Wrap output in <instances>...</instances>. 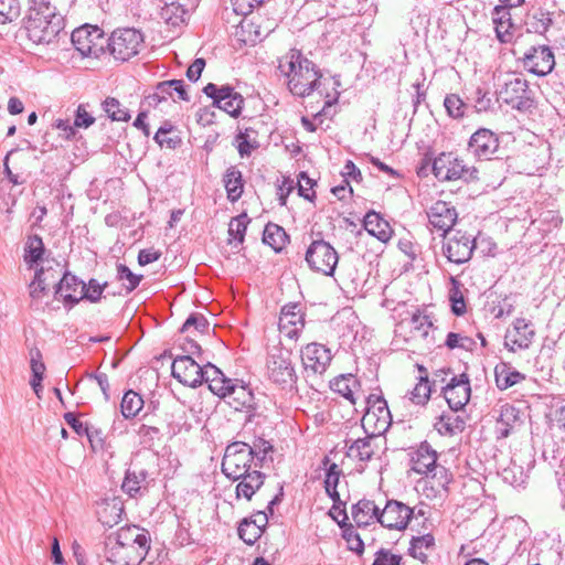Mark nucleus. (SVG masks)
Instances as JSON below:
<instances>
[{
	"label": "nucleus",
	"instance_id": "obj_53",
	"mask_svg": "<svg viewBox=\"0 0 565 565\" xmlns=\"http://www.w3.org/2000/svg\"><path fill=\"white\" fill-rule=\"evenodd\" d=\"M95 117L87 111L85 105L81 104L77 106L74 118L76 129H87L95 124Z\"/></svg>",
	"mask_w": 565,
	"mask_h": 565
},
{
	"label": "nucleus",
	"instance_id": "obj_41",
	"mask_svg": "<svg viewBox=\"0 0 565 565\" xmlns=\"http://www.w3.org/2000/svg\"><path fill=\"white\" fill-rule=\"evenodd\" d=\"M147 472L143 469H128L121 489L130 497H135L146 482Z\"/></svg>",
	"mask_w": 565,
	"mask_h": 565
},
{
	"label": "nucleus",
	"instance_id": "obj_16",
	"mask_svg": "<svg viewBox=\"0 0 565 565\" xmlns=\"http://www.w3.org/2000/svg\"><path fill=\"white\" fill-rule=\"evenodd\" d=\"M103 39V32L97 26L83 25L72 32L71 40L74 47L83 56H97L102 50L99 41Z\"/></svg>",
	"mask_w": 565,
	"mask_h": 565
},
{
	"label": "nucleus",
	"instance_id": "obj_54",
	"mask_svg": "<svg viewBox=\"0 0 565 565\" xmlns=\"http://www.w3.org/2000/svg\"><path fill=\"white\" fill-rule=\"evenodd\" d=\"M117 276L119 280L127 281L125 285L128 291H132L140 282V276L135 275L126 265L119 264L117 266Z\"/></svg>",
	"mask_w": 565,
	"mask_h": 565
},
{
	"label": "nucleus",
	"instance_id": "obj_40",
	"mask_svg": "<svg viewBox=\"0 0 565 565\" xmlns=\"http://www.w3.org/2000/svg\"><path fill=\"white\" fill-rule=\"evenodd\" d=\"M287 239L288 235L282 227L271 223L266 225L263 234V242L269 245L275 252H280Z\"/></svg>",
	"mask_w": 565,
	"mask_h": 565
},
{
	"label": "nucleus",
	"instance_id": "obj_55",
	"mask_svg": "<svg viewBox=\"0 0 565 565\" xmlns=\"http://www.w3.org/2000/svg\"><path fill=\"white\" fill-rule=\"evenodd\" d=\"M316 182L310 179L306 172H301L299 174L298 179V193L300 196L305 198L306 200L312 201L316 193L313 191V185Z\"/></svg>",
	"mask_w": 565,
	"mask_h": 565
},
{
	"label": "nucleus",
	"instance_id": "obj_20",
	"mask_svg": "<svg viewBox=\"0 0 565 565\" xmlns=\"http://www.w3.org/2000/svg\"><path fill=\"white\" fill-rule=\"evenodd\" d=\"M426 213L431 227L443 232V235H446L451 231L458 218V213L455 206L445 201H437L433 203Z\"/></svg>",
	"mask_w": 565,
	"mask_h": 565
},
{
	"label": "nucleus",
	"instance_id": "obj_6",
	"mask_svg": "<svg viewBox=\"0 0 565 565\" xmlns=\"http://www.w3.org/2000/svg\"><path fill=\"white\" fill-rule=\"evenodd\" d=\"M232 4L233 12L238 15L247 17L254 10V8L260 6L264 0H230ZM239 28L243 33H247V36L243 39L245 43L247 42H257L265 39L275 28L274 21H268L266 25H262L257 23L256 17H252L250 19L244 18L239 22Z\"/></svg>",
	"mask_w": 565,
	"mask_h": 565
},
{
	"label": "nucleus",
	"instance_id": "obj_7",
	"mask_svg": "<svg viewBox=\"0 0 565 565\" xmlns=\"http://www.w3.org/2000/svg\"><path fill=\"white\" fill-rule=\"evenodd\" d=\"M291 358V351L281 347H273L268 352L266 364L268 377L282 387H291L297 381Z\"/></svg>",
	"mask_w": 565,
	"mask_h": 565
},
{
	"label": "nucleus",
	"instance_id": "obj_52",
	"mask_svg": "<svg viewBox=\"0 0 565 565\" xmlns=\"http://www.w3.org/2000/svg\"><path fill=\"white\" fill-rule=\"evenodd\" d=\"M249 449L252 450V460L256 459L262 467L267 458V455L273 451V446L269 441L265 439H257L249 445Z\"/></svg>",
	"mask_w": 565,
	"mask_h": 565
},
{
	"label": "nucleus",
	"instance_id": "obj_64",
	"mask_svg": "<svg viewBox=\"0 0 565 565\" xmlns=\"http://www.w3.org/2000/svg\"><path fill=\"white\" fill-rule=\"evenodd\" d=\"M172 85H174V84L172 83ZM170 86H171V84H158L156 86L154 93H152L146 97V102L148 103V105L152 106V107H157L162 102H167L166 94L168 93L167 89H169Z\"/></svg>",
	"mask_w": 565,
	"mask_h": 565
},
{
	"label": "nucleus",
	"instance_id": "obj_31",
	"mask_svg": "<svg viewBox=\"0 0 565 565\" xmlns=\"http://www.w3.org/2000/svg\"><path fill=\"white\" fill-rule=\"evenodd\" d=\"M521 420L520 409L514 405L505 403L500 407V414L497 419V430L499 437L507 438L511 429Z\"/></svg>",
	"mask_w": 565,
	"mask_h": 565
},
{
	"label": "nucleus",
	"instance_id": "obj_56",
	"mask_svg": "<svg viewBox=\"0 0 565 565\" xmlns=\"http://www.w3.org/2000/svg\"><path fill=\"white\" fill-rule=\"evenodd\" d=\"M52 127L60 131L58 136L65 140H71L76 135V127L70 119L57 118L53 121Z\"/></svg>",
	"mask_w": 565,
	"mask_h": 565
},
{
	"label": "nucleus",
	"instance_id": "obj_63",
	"mask_svg": "<svg viewBox=\"0 0 565 565\" xmlns=\"http://www.w3.org/2000/svg\"><path fill=\"white\" fill-rule=\"evenodd\" d=\"M65 422L78 434H85L90 443L93 441V433L79 419L76 418L74 413H66L64 415Z\"/></svg>",
	"mask_w": 565,
	"mask_h": 565
},
{
	"label": "nucleus",
	"instance_id": "obj_49",
	"mask_svg": "<svg viewBox=\"0 0 565 565\" xmlns=\"http://www.w3.org/2000/svg\"><path fill=\"white\" fill-rule=\"evenodd\" d=\"M19 15V0H0V24L12 22Z\"/></svg>",
	"mask_w": 565,
	"mask_h": 565
},
{
	"label": "nucleus",
	"instance_id": "obj_28",
	"mask_svg": "<svg viewBox=\"0 0 565 565\" xmlns=\"http://www.w3.org/2000/svg\"><path fill=\"white\" fill-rule=\"evenodd\" d=\"M525 380V375L516 371L510 363L500 362L494 366V381L500 391H505Z\"/></svg>",
	"mask_w": 565,
	"mask_h": 565
},
{
	"label": "nucleus",
	"instance_id": "obj_48",
	"mask_svg": "<svg viewBox=\"0 0 565 565\" xmlns=\"http://www.w3.org/2000/svg\"><path fill=\"white\" fill-rule=\"evenodd\" d=\"M430 385L427 377H420L419 382L409 392V399L416 405H424L430 397Z\"/></svg>",
	"mask_w": 565,
	"mask_h": 565
},
{
	"label": "nucleus",
	"instance_id": "obj_61",
	"mask_svg": "<svg viewBox=\"0 0 565 565\" xmlns=\"http://www.w3.org/2000/svg\"><path fill=\"white\" fill-rule=\"evenodd\" d=\"M104 286L98 284L95 279L89 280L88 285H85L83 291V299H87L92 302H97L102 298Z\"/></svg>",
	"mask_w": 565,
	"mask_h": 565
},
{
	"label": "nucleus",
	"instance_id": "obj_2",
	"mask_svg": "<svg viewBox=\"0 0 565 565\" xmlns=\"http://www.w3.org/2000/svg\"><path fill=\"white\" fill-rule=\"evenodd\" d=\"M145 530L132 525L121 527L106 543V558L116 565H139L149 550Z\"/></svg>",
	"mask_w": 565,
	"mask_h": 565
},
{
	"label": "nucleus",
	"instance_id": "obj_33",
	"mask_svg": "<svg viewBox=\"0 0 565 565\" xmlns=\"http://www.w3.org/2000/svg\"><path fill=\"white\" fill-rule=\"evenodd\" d=\"M492 20L495 24L498 39L501 42H509L512 38L510 30L513 28L510 7L497 6L493 10Z\"/></svg>",
	"mask_w": 565,
	"mask_h": 565
},
{
	"label": "nucleus",
	"instance_id": "obj_46",
	"mask_svg": "<svg viewBox=\"0 0 565 565\" xmlns=\"http://www.w3.org/2000/svg\"><path fill=\"white\" fill-rule=\"evenodd\" d=\"M334 520L338 521L339 525L343 530L342 536L347 541L349 550L361 555L364 551V543L361 540L359 533H356L354 530L353 525L342 524V522H340L337 516H334Z\"/></svg>",
	"mask_w": 565,
	"mask_h": 565
},
{
	"label": "nucleus",
	"instance_id": "obj_47",
	"mask_svg": "<svg viewBox=\"0 0 565 565\" xmlns=\"http://www.w3.org/2000/svg\"><path fill=\"white\" fill-rule=\"evenodd\" d=\"M341 472L342 471L337 463H331L329 466V468L327 469L324 488H326V492L329 494V497L333 501L339 500V493L337 491V487L339 483Z\"/></svg>",
	"mask_w": 565,
	"mask_h": 565
},
{
	"label": "nucleus",
	"instance_id": "obj_29",
	"mask_svg": "<svg viewBox=\"0 0 565 565\" xmlns=\"http://www.w3.org/2000/svg\"><path fill=\"white\" fill-rule=\"evenodd\" d=\"M296 307H284L279 318V328L288 338H297L305 327L302 315L295 312Z\"/></svg>",
	"mask_w": 565,
	"mask_h": 565
},
{
	"label": "nucleus",
	"instance_id": "obj_60",
	"mask_svg": "<svg viewBox=\"0 0 565 565\" xmlns=\"http://www.w3.org/2000/svg\"><path fill=\"white\" fill-rule=\"evenodd\" d=\"M402 557L393 554L387 550H380L375 554V559L372 565H401Z\"/></svg>",
	"mask_w": 565,
	"mask_h": 565
},
{
	"label": "nucleus",
	"instance_id": "obj_32",
	"mask_svg": "<svg viewBox=\"0 0 565 565\" xmlns=\"http://www.w3.org/2000/svg\"><path fill=\"white\" fill-rule=\"evenodd\" d=\"M99 521L106 526H114L121 521L124 513L122 503L114 498L105 500L97 511Z\"/></svg>",
	"mask_w": 565,
	"mask_h": 565
},
{
	"label": "nucleus",
	"instance_id": "obj_12",
	"mask_svg": "<svg viewBox=\"0 0 565 565\" xmlns=\"http://www.w3.org/2000/svg\"><path fill=\"white\" fill-rule=\"evenodd\" d=\"M444 236L443 254L455 264L467 263L476 248V239L472 235L460 230L450 231Z\"/></svg>",
	"mask_w": 565,
	"mask_h": 565
},
{
	"label": "nucleus",
	"instance_id": "obj_1",
	"mask_svg": "<svg viewBox=\"0 0 565 565\" xmlns=\"http://www.w3.org/2000/svg\"><path fill=\"white\" fill-rule=\"evenodd\" d=\"M278 70L287 78V87L294 96L303 98L317 92L327 98L324 106H331L338 100L337 90L333 94L326 92V86L331 81L324 78L318 66L300 51L290 50L281 56L278 60Z\"/></svg>",
	"mask_w": 565,
	"mask_h": 565
},
{
	"label": "nucleus",
	"instance_id": "obj_26",
	"mask_svg": "<svg viewBox=\"0 0 565 565\" xmlns=\"http://www.w3.org/2000/svg\"><path fill=\"white\" fill-rule=\"evenodd\" d=\"M380 435H374V433H371V435L366 436L365 438H359L354 440L348 448V457L352 459L360 460L362 462L369 461L374 452L375 449L379 448L377 441H380Z\"/></svg>",
	"mask_w": 565,
	"mask_h": 565
},
{
	"label": "nucleus",
	"instance_id": "obj_34",
	"mask_svg": "<svg viewBox=\"0 0 565 565\" xmlns=\"http://www.w3.org/2000/svg\"><path fill=\"white\" fill-rule=\"evenodd\" d=\"M224 188L230 201H237L244 190L242 172L236 167H230L223 177Z\"/></svg>",
	"mask_w": 565,
	"mask_h": 565
},
{
	"label": "nucleus",
	"instance_id": "obj_39",
	"mask_svg": "<svg viewBox=\"0 0 565 565\" xmlns=\"http://www.w3.org/2000/svg\"><path fill=\"white\" fill-rule=\"evenodd\" d=\"M185 15L186 10L177 2H166L160 9V18L173 28L181 25L185 21Z\"/></svg>",
	"mask_w": 565,
	"mask_h": 565
},
{
	"label": "nucleus",
	"instance_id": "obj_22",
	"mask_svg": "<svg viewBox=\"0 0 565 565\" xmlns=\"http://www.w3.org/2000/svg\"><path fill=\"white\" fill-rule=\"evenodd\" d=\"M535 337L532 324L523 318L513 322L512 329L507 331L504 345L511 352L529 349Z\"/></svg>",
	"mask_w": 565,
	"mask_h": 565
},
{
	"label": "nucleus",
	"instance_id": "obj_44",
	"mask_svg": "<svg viewBox=\"0 0 565 565\" xmlns=\"http://www.w3.org/2000/svg\"><path fill=\"white\" fill-rule=\"evenodd\" d=\"M142 397L138 393L129 391L121 399V414L125 418H132L142 409Z\"/></svg>",
	"mask_w": 565,
	"mask_h": 565
},
{
	"label": "nucleus",
	"instance_id": "obj_11",
	"mask_svg": "<svg viewBox=\"0 0 565 565\" xmlns=\"http://www.w3.org/2000/svg\"><path fill=\"white\" fill-rule=\"evenodd\" d=\"M142 43V34L135 29L127 28L111 33L108 47L116 60L125 62L139 53Z\"/></svg>",
	"mask_w": 565,
	"mask_h": 565
},
{
	"label": "nucleus",
	"instance_id": "obj_37",
	"mask_svg": "<svg viewBox=\"0 0 565 565\" xmlns=\"http://www.w3.org/2000/svg\"><path fill=\"white\" fill-rule=\"evenodd\" d=\"M248 223L249 218L245 213L239 214L236 217H233L228 223L227 243L233 245L234 247H238L241 244H243Z\"/></svg>",
	"mask_w": 565,
	"mask_h": 565
},
{
	"label": "nucleus",
	"instance_id": "obj_15",
	"mask_svg": "<svg viewBox=\"0 0 565 565\" xmlns=\"http://www.w3.org/2000/svg\"><path fill=\"white\" fill-rule=\"evenodd\" d=\"M413 510L398 501H388L384 509L380 510L377 522L390 530H404L412 519Z\"/></svg>",
	"mask_w": 565,
	"mask_h": 565
},
{
	"label": "nucleus",
	"instance_id": "obj_51",
	"mask_svg": "<svg viewBox=\"0 0 565 565\" xmlns=\"http://www.w3.org/2000/svg\"><path fill=\"white\" fill-rule=\"evenodd\" d=\"M262 530L249 523V520L244 519L238 526L239 537L248 545H253L262 536Z\"/></svg>",
	"mask_w": 565,
	"mask_h": 565
},
{
	"label": "nucleus",
	"instance_id": "obj_45",
	"mask_svg": "<svg viewBox=\"0 0 565 565\" xmlns=\"http://www.w3.org/2000/svg\"><path fill=\"white\" fill-rule=\"evenodd\" d=\"M102 107L113 121H128L130 119L128 109L121 107L119 100L114 97H107Z\"/></svg>",
	"mask_w": 565,
	"mask_h": 565
},
{
	"label": "nucleus",
	"instance_id": "obj_35",
	"mask_svg": "<svg viewBox=\"0 0 565 565\" xmlns=\"http://www.w3.org/2000/svg\"><path fill=\"white\" fill-rule=\"evenodd\" d=\"M264 478L265 476L257 470L246 472L243 477H241V481L236 487L237 497H244L249 500L255 491L263 486Z\"/></svg>",
	"mask_w": 565,
	"mask_h": 565
},
{
	"label": "nucleus",
	"instance_id": "obj_36",
	"mask_svg": "<svg viewBox=\"0 0 565 565\" xmlns=\"http://www.w3.org/2000/svg\"><path fill=\"white\" fill-rule=\"evenodd\" d=\"M458 411L443 414L436 423V428L440 434L455 435L465 429V419L457 414Z\"/></svg>",
	"mask_w": 565,
	"mask_h": 565
},
{
	"label": "nucleus",
	"instance_id": "obj_27",
	"mask_svg": "<svg viewBox=\"0 0 565 565\" xmlns=\"http://www.w3.org/2000/svg\"><path fill=\"white\" fill-rule=\"evenodd\" d=\"M352 518L359 527H364L377 522L380 508L371 500H360L352 507Z\"/></svg>",
	"mask_w": 565,
	"mask_h": 565
},
{
	"label": "nucleus",
	"instance_id": "obj_14",
	"mask_svg": "<svg viewBox=\"0 0 565 565\" xmlns=\"http://www.w3.org/2000/svg\"><path fill=\"white\" fill-rule=\"evenodd\" d=\"M367 407L362 417V426L372 429L374 435H382L391 425V413L387 403L382 397H367Z\"/></svg>",
	"mask_w": 565,
	"mask_h": 565
},
{
	"label": "nucleus",
	"instance_id": "obj_25",
	"mask_svg": "<svg viewBox=\"0 0 565 565\" xmlns=\"http://www.w3.org/2000/svg\"><path fill=\"white\" fill-rule=\"evenodd\" d=\"M85 284L71 274H64L56 285L55 295L73 307L83 299Z\"/></svg>",
	"mask_w": 565,
	"mask_h": 565
},
{
	"label": "nucleus",
	"instance_id": "obj_5",
	"mask_svg": "<svg viewBox=\"0 0 565 565\" xmlns=\"http://www.w3.org/2000/svg\"><path fill=\"white\" fill-rule=\"evenodd\" d=\"M527 81L522 75L507 74L497 90L498 100L513 109L525 113L533 108L534 99Z\"/></svg>",
	"mask_w": 565,
	"mask_h": 565
},
{
	"label": "nucleus",
	"instance_id": "obj_62",
	"mask_svg": "<svg viewBox=\"0 0 565 565\" xmlns=\"http://www.w3.org/2000/svg\"><path fill=\"white\" fill-rule=\"evenodd\" d=\"M472 344V340L468 337H461L458 333L449 332L446 339V345L448 349L454 350L456 348L469 349Z\"/></svg>",
	"mask_w": 565,
	"mask_h": 565
},
{
	"label": "nucleus",
	"instance_id": "obj_43",
	"mask_svg": "<svg viewBox=\"0 0 565 565\" xmlns=\"http://www.w3.org/2000/svg\"><path fill=\"white\" fill-rule=\"evenodd\" d=\"M24 252V262L32 268L43 256L44 244L42 238L38 235L29 237Z\"/></svg>",
	"mask_w": 565,
	"mask_h": 565
},
{
	"label": "nucleus",
	"instance_id": "obj_24",
	"mask_svg": "<svg viewBox=\"0 0 565 565\" xmlns=\"http://www.w3.org/2000/svg\"><path fill=\"white\" fill-rule=\"evenodd\" d=\"M305 367L323 373L332 360L331 352L320 343H309L301 351Z\"/></svg>",
	"mask_w": 565,
	"mask_h": 565
},
{
	"label": "nucleus",
	"instance_id": "obj_9",
	"mask_svg": "<svg viewBox=\"0 0 565 565\" xmlns=\"http://www.w3.org/2000/svg\"><path fill=\"white\" fill-rule=\"evenodd\" d=\"M252 450L246 443L236 441L228 445L222 460V472L233 480H238L249 471Z\"/></svg>",
	"mask_w": 565,
	"mask_h": 565
},
{
	"label": "nucleus",
	"instance_id": "obj_17",
	"mask_svg": "<svg viewBox=\"0 0 565 565\" xmlns=\"http://www.w3.org/2000/svg\"><path fill=\"white\" fill-rule=\"evenodd\" d=\"M171 371L173 377L183 385L196 387L203 382V369L189 355L175 358Z\"/></svg>",
	"mask_w": 565,
	"mask_h": 565
},
{
	"label": "nucleus",
	"instance_id": "obj_13",
	"mask_svg": "<svg viewBox=\"0 0 565 565\" xmlns=\"http://www.w3.org/2000/svg\"><path fill=\"white\" fill-rule=\"evenodd\" d=\"M308 266L326 276H332L337 267L339 256L337 250L326 241H313L306 252Z\"/></svg>",
	"mask_w": 565,
	"mask_h": 565
},
{
	"label": "nucleus",
	"instance_id": "obj_10",
	"mask_svg": "<svg viewBox=\"0 0 565 565\" xmlns=\"http://www.w3.org/2000/svg\"><path fill=\"white\" fill-rule=\"evenodd\" d=\"M411 468L414 472L426 477L436 478L440 475L438 486L445 487L448 483L447 470L437 465V452L426 441L411 452Z\"/></svg>",
	"mask_w": 565,
	"mask_h": 565
},
{
	"label": "nucleus",
	"instance_id": "obj_38",
	"mask_svg": "<svg viewBox=\"0 0 565 565\" xmlns=\"http://www.w3.org/2000/svg\"><path fill=\"white\" fill-rule=\"evenodd\" d=\"M359 386L358 380L351 374L341 375L331 383V388L352 404H355L354 395Z\"/></svg>",
	"mask_w": 565,
	"mask_h": 565
},
{
	"label": "nucleus",
	"instance_id": "obj_3",
	"mask_svg": "<svg viewBox=\"0 0 565 565\" xmlns=\"http://www.w3.org/2000/svg\"><path fill=\"white\" fill-rule=\"evenodd\" d=\"M24 28L33 43L50 44L64 29V18L56 8L29 11Z\"/></svg>",
	"mask_w": 565,
	"mask_h": 565
},
{
	"label": "nucleus",
	"instance_id": "obj_8",
	"mask_svg": "<svg viewBox=\"0 0 565 565\" xmlns=\"http://www.w3.org/2000/svg\"><path fill=\"white\" fill-rule=\"evenodd\" d=\"M433 172L440 181L465 180L473 181L478 179V170L469 167L462 160L452 153L439 154L433 163Z\"/></svg>",
	"mask_w": 565,
	"mask_h": 565
},
{
	"label": "nucleus",
	"instance_id": "obj_59",
	"mask_svg": "<svg viewBox=\"0 0 565 565\" xmlns=\"http://www.w3.org/2000/svg\"><path fill=\"white\" fill-rule=\"evenodd\" d=\"M61 270L58 269V265H56V268L54 267H41L35 271V275H41V280H43V284H45L47 287L54 286L56 288V285L58 284V277H60Z\"/></svg>",
	"mask_w": 565,
	"mask_h": 565
},
{
	"label": "nucleus",
	"instance_id": "obj_21",
	"mask_svg": "<svg viewBox=\"0 0 565 565\" xmlns=\"http://www.w3.org/2000/svg\"><path fill=\"white\" fill-rule=\"evenodd\" d=\"M470 382L467 374L454 376L444 387V396L451 411L462 409L470 399Z\"/></svg>",
	"mask_w": 565,
	"mask_h": 565
},
{
	"label": "nucleus",
	"instance_id": "obj_57",
	"mask_svg": "<svg viewBox=\"0 0 565 565\" xmlns=\"http://www.w3.org/2000/svg\"><path fill=\"white\" fill-rule=\"evenodd\" d=\"M192 327L199 332H205L209 328V321L202 315H191L183 323L181 332H188Z\"/></svg>",
	"mask_w": 565,
	"mask_h": 565
},
{
	"label": "nucleus",
	"instance_id": "obj_4",
	"mask_svg": "<svg viewBox=\"0 0 565 565\" xmlns=\"http://www.w3.org/2000/svg\"><path fill=\"white\" fill-rule=\"evenodd\" d=\"M214 395L235 411L253 406L252 392L239 380L226 376L216 365H214Z\"/></svg>",
	"mask_w": 565,
	"mask_h": 565
},
{
	"label": "nucleus",
	"instance_id": "obj_42",
	"mask_svg": "<svg viewBox=\"0 0 565 565\" xmlns=\"http://www.w3.org/2000/svg\"><path fill=\"white\" fill-rule=\"evenodd\" d=\"M435 545V539L431 534H425L423 536L413 537L411 546L408 548L409 555L420 562H425L427 558L426 550L433 548Z\"/></svg>",
	"mask_w": 565,
	"mask_h": 565
},
{
	"label": "nucleus",
	"instance_id": "obj_18",
	"mask_svg": "<svg viewBox=\"0 0 565 565\" xmlns=\"http://www.w3.org/2000/svg\"><path fill=\"white\" fill-rule=\"evenodd\" d=\"M498 149V136L486 128H480L472 134L468 142V151L480 160H490Z\"/></svg>",
	"mask_w": 565,
	"mask_h": 565
},
{
	"label": "nucleus",
	"instance_id": "obj_50",
	"mask_svg": "<svg viewBox=\"0 0 565 565\" xmlns=\"http://www.w3.org/2000/svg\"><path fill=\"white\" fill-rule=\"evenodd\" d=\"M447 114L452 118H461L465 115L467 105L456 94L447 95L444 100Z\"/></svg>",
	"mask_w": 565,
	"mask_h": 565
},
{
	"label": "nucleus",
	"instance_id": "obj_19",
	"mask_svg": "<svg viewBox=\"0 0 565 565\" xmlns=\"http://www.w3.org/2000/svg\"><path fill=\"white\" fill-rule=\"evenodd\" d=\"M524 67L537 75L545 76L551 73L555 66L554 54L548 46L541 45L531 47L523 57Z\"/></svg>",
	"mask_w": 565,
	"mask_h": 565
},
{
	"label": "nucleus",
	"instance_id": "obj_23",
	"mask_svg": "<svg viewBox=\"0 0 565 565\" xmlns=\"http://www.w3.org/2000/svg\"><path fill=\"white\" fill-rule=\"evenodd\" d=\"M214 107L232 118H237L244 107V97L228 85L220 88L214 86Z\"/></svg>",
	"mask_w": 565,
	"mask_h": 565
},
{
	"label": "nucleus",
	"instance_id": "obj_30",
	"mask_svg": "<svg viewBox=\"0 0 565 565\" xmlns=\"http://www.w3.org/2000/svg\"><path fill=\"white\" fill-rule=\"evenodd\" d=\"M364 228L369 234L383 243L388 242L392 237V228L390 224L374 211L366 213L364 217Z\"/></svg>",
	"mask_w": 565,
	"mask_h": 565
},
{
	"label": "nucleus",
	"instance_id": "obj_58",
	"mask_svg": "<svg viewBox=\"0 0 565 565\" xmlns=\"http://www.w3.org/2000/svg\"><path fill=\"white\" fill-rule=\"evenodd\" d=\"M433 327V322L428 316L414 313L412 317V328L418 331L423 338L428 335L429 329Z\"/></svg>",
	"mask_w": 565,
	"mask_h": 565
}]
</instances>
